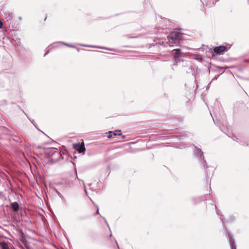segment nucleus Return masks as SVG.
Instances as JSON below:
<instances>
[{
    "label": "nucleus",
    "mask_w": 249,
    "mask_h": 249,
    "mask_svg": "<svg viewBox=\"0 0 249 249\" xmlns=\"http://www.w3.org/2000/svg\"><path fill=\"white\" fill-rule=\"evenodd\" d=\"M213 120H214V119H213ZM213 121H214V122L215 123V124L218 125V123L217 122L216 123L214 120H213Z\"/></svg>",
    "instance_id": "nucleus-24"
},
{
    "label": "nucleus",
    "mask_w": 249,
    "mask_h": 249,
    "mask_svg": "<svg viewBox=\"0 0 249 249\" xmlns=\"http://www.w3.org/2000/svg\"><path fill=\"white\" fill-rule=\"evenodd\" d=\"M79 45L81 46L91 48H99V49H105V50H109V51L112 50V49H109V48H107L104 47L97 46L89 45H85V44H79Z\"/></svg>",
    "instance_id": "nucleus-6"
},
{
    "label": "nucleus",
    "mask_w": 249,
    "mask_h": 249,
    "mask_svg": "<svg viewBox=\"0 0 249 249\" xmlns=\"http://www.w3.org/2000/svg\"><path fill=\"white\" fill-rule=\"evenodd\" d=\"M174 58L176 62H180L181 61L184 62L181 57L179 55H175Z\"/></svg>",
    "instance_id": "nucleus-11"
},
{
    "label": "nucleus",
    "mask_w": 249,
    "mask_h": 249,
    "mask_svg": "<svg viewBox=\"0 0 249 249\" xmlns=\"http://www.w3.org/2000/svg\"><path fill=\"white\" fill-rule=\"evenodd\" d=\"M78 148H75L76 150L79 153H82L85 151V147L84 144L78 145Z\"/></svg>",
    "instance_id": "nucleus-9"
},
{
    "label": "nucleus",
    "mask_w": 249,
    "mask_h": 249,
    "mask_svg": "<svg viewBox=\"0 0 249 249\" xmlns=\"http://www.w3.org/2000/svg\"><path fill=\"white\" fill-rule=\"evenodd\" d=\"M236 139L237 140V141L238 142H239L241 143L242 145H246V144L249 145V144L247 142L242 141V139H243V138H236Z\"/></svg>",
    "instance_id": "nucleus-13"
},
{
    "label": "nucleus",
    "mask_w": 249,
    "mask_h": 249,
    "mask_svg": "<svg viewBox=\"0 0 249 249\" xmlns=\"http://www.w3.org/2000/svg\"><path fill=\"white\" fill-rule=\"evenodd\" d=\"M49 153H52L53 157H55V159H52V160H54L55 161L58 160L61 158L60 152L57 149L52 148L50 149Z\"/></svg>",
    "instance_id": "nucleus-3"
},
{
    "label": "nucleus",
    "mask_w": 249,
    "mask_h": 249,
    "mask_svg": "<svg viewBox=\"0 0 249 249\" xmlns=\"http://www.w3.org/2000/svg\"><path fill=\"white\" fill-rule=\"evenodd\" d=\"M106 223H107V226L109 227L108 224H107V221H106Z\"/></svg>",
    "instance_id": "nucleus-27"
},
{
    "label": "nucleus",
    "mask_w": 249,
    "mask_h": 249,
    "mask_svg": "<svg viewBox=\"0 0 249 249\" xmlns=\"http://www.w3.org/2000/svg\"><path fill=\"white\" fill-rule=\"evenodd\" d=\"M182 34L178 31L171 32L168 36V41L172 43H176L182 39Z\"/></svg>",
    "instance_id": "nucleus-1"
},
{
    "label": "nucleus",
    "mask_w": 249,
    "mask_h": 249,
    "mask_svg": "<svg viewBox=\"0 0 249 249\" xmlns=\"http://www.w3.org/2000/svg\"><path fill=\"white\" fill-rule=\"evenodd\" d=\"M12 209L16 212L19 209V205L18 202H15L11 204Z\"/></svg>",
    "instance_id": "nucleus-8"
},
{
    "label": "nucleus",
    "mask_w": 249,
    "mask_h": 249,
    "mask_svg": "<svg viewBox=\"0 0 249 249\" xmlns=\"http://www.w3.org/2000/svg\"><path fill=\"white\" fill-rule=\"evenodd\" d=\"M219 127H220V129L221 130V131H222L224 132V130H223V129H222V128H221V127H220V126H219Z\"/></svg>",
    "instance_id": "nucleus-25"
},
{
    "label": "nucleus",
    "mask_w": 249,
    "mask_h": 249,
    "mask_svg": "<svg viewBox=\"0 0 249 249\" xmlns=\"http://www.w3.org/2000/svg\"><path fill=\"white\" fill-rule=\"evenodd\" d=\"M77 51L78 52H79L80 49H79V48H77Z\"/></svg>",
    "instance_id": "nucleus-26"
},
{
    "label": "nucleus",
    "mask_w": 249,
    "mask_h": 249,
    "mask_svg": "<svg viewBox=\"0 0 249 249\" xmlns=\"http://www.w3.org/2000/svg\"><path fill=\"white\" fill-rule=\"evenodd\" d=\"M172 53L176 55H178V54H179L181 53V50L179 49H174L172 51Z\"/></svg>",
    "instance_id": "nucleus-12"
},
{
    "label": "nucleus",
    "mask_w": 249,
    "mask_h": 249,
    "mask_svg": "<svg viewBox=\"0 0 249 249\" xmlns=\"http://www.w3.org/2000/svg\"><path fill=\"white\" fill-rule=\"evenodd\" d=\"M116 244H117V245L118 248H119V245H118V244H117V242H116Z\"/></svg>",
    "instance_id": "nucleus-28"
},
{
    "label": "nucleus",
    "mask_w": 249,
    "mask_h": 249,
    "mask_svg": "<svg viewBox=\"0 0 249 249\" xmlns=\"http://www.w3.org/2000/svg\"><path fill=\"white\" fill-rule=\"evenodd\" d=\"M188 63V62H186V64H187V63Z\"/></svg>",
    "instance_id": "nucleus-29"
},
{
    "label": "nucleus",
    "mask_w": 249,
    "mask_h": 249,
    "mask_svg": "<svg viewBox=\"0 0 249 249\" xmlns=\"http://www.w3.org/2000/svg\"><path fill=\"white\" fill-rule=\"evenodd\" d=\"M0 246L2 249H9L8 245L5 242L1 243Z\"/></svg>",
    "instance_id": "nucleus-14"
},
{
    "label": "nucleus",
    "mask_w": 249,
    "mask_h": 249,
    "mask_svg": "<svg viewBox=\"0 0 249 249\" xmlns=\"http://www.w3.org/2000/svg\"><path fill=\"white\" fill-rule=\"evenodd\" d=\"M121 136H122V138H123V139H124V138H125V136H124V135H121Z\"/></svg>",
    "instance_id": "nucleus-23"
},
{
    "label": "nucleus",
    "mask_w": 249,
    "mask_h": 249,
    "mask_svg": "<svg viewBox=\"0 0 249 249\" xmlns=\"http://www.w3.org/2000/svg\"><path fill=\"white\" fill-rule=\"evenodd\" d=\"M219 0H206V5L207 6H211L213 5L215 3L218 1Z\"/></svg>",
    "instance_id": "nucleus-7"
},
{
    "label": "nucleus",
    "mask_w": 249,
    "mask_h": 249,
    "mask_svg": "<svg viewBox=\"0 0 249 249\" xmlns=\"http://www.w3.org/2000/svg\"><path fill=\"white\" fill-rule=\"evenodd\" d=\"M96 207L97 208V210L96 213L98 214V213H99V208L97 206Z\"/></svg>",
    "instance_id": "nucleus-22"
},
{
    "label": "nucleus",
    "mask_w": 249,
    "mask_h": 249,
    "mask_svg": "<svg viewBox=\"0 0 249 249\" xmlns=\"http://www.w3.org/2000/svg\"><path fill=\"white\" fill-rule=\"evenodd\" d=\"M213 50L216 54L222 53L225 51H227V48L223 45L215 47Z\"/></svg>",
    "instance_id": "nucleus-4"
},
{
    "label": "nucleus",
    "mask_w": 249,
    "mask_h": 249,
    "mask_svg": "<svg viewBox=\"0 0 249 249\" xmlns=\"http://www.w3.org/2000/svg\"><path fill=\"white\" fill-rule=\"evenodd\" d=\"M195 150L194 151L195 155L198 158L199 162L202 163V165L204 167L207 166V161L204 159V156L203 155V152L201 151V150L197 147L196 146H195Z\"/></svg>",
    "instance_id": "nucleus-2"
},
{
    "label": "nucleus",
    "mask_w": 249,
    "mask_h": 249,
    "mask_svg": "<svg viewBox=\"0 0 249 249\" xmlns=\"http://www.w3.org/2000/svg\"><path fill=\"white\" fill-rule=\"evenodd\" d=\"M228 238L231 249H236L234 239L232 238L230 233H228Z\"/></svg>",
    "instance_id": "nucleus-5"
},
{
    "label": "nucleus",
    "mask_w": 249,
    "mask_h": 249,
    "mask_svg": "<svg viewBox=\"0 0 249 249\" xmlns=\"http://www.w3.org/2000/svg\"><path fill=\"white\" fill-rule=\"evenodd\" d=\"M189 70H190V71H187V72H189V73L192 72V74H194L195 73V69L194 68H193V67L191 65L190 66Z\"/></svg>",
    "instance_id": "nucleus-16"
},
{
    "label": "nucleus",
    "mask_w": 249,
    "mask_h": 249,
    "mask_svg": "<svg viewBox=\"0 0 249 249\" xmlns=\"http://www.w3.org/2000/svg\"><path fill=\"white\" fill-rule=\"evenodd\" d=\"M49 53V51H48L46 53H45L44 55V56H46Z\"/></svg>",
    "instance_id": "nucleus-21"
},
{
    "label": "nucleus",
    "mask_w": 249,
    "mask_h": 249,
    "mask_svg": "<svg viewBox=\"0 0 249 249\" xmlns=\"http://www.w3.org/2000/svg\"><path fill=\"white\" fill-rule=\"evenodd\" d=\"M108 133L109 134V135L107 136V138L108 139H110L113 136V135H112V131H109L108 132Z\"/></svg>",
    "instance_id": "nucleus-19"
},
{
    "label": "nucleus",
    "mask_w": 249,
    "mask_h": 249,
    "mask_svg": "<svg viewBox=\"0 0 249 249\" xmlns=\"http://www.w3.org/2000/svg\"><path fill=\"white\" fill-rule=\"evenodd\" d=\"M3 27V23L0 20V29L2 28Z\"/></svg>",
    "instance_id": "nucleus-20"
},
{
    "label": "nucleus",
    "mask_w": 249,
    "mask_h": 249,
    "mask_svg": "<svg viewBox=\"0 0 249 249\" xmlns=\"http://www.w3.org/2000/svg\"><path fill=\"white\" fill-rule=\"evenodd\" d=\"M113 136H121L122 135V133L121 132V130H116L115 131L112 132Z\"/></svg>",
    "instance_id": "nucleus-15"
},
{
    "label": "nucleus",
    "mask_w": 249,
    "mask_h": 249,
    "mask_svg": "<svg viewBox=\"0 0 249 249\" xmlns=\"http://www.w3.org/2000/svg\"><path fill=\"white\" fill-rule=\"evenodd\" d=\"M60 43H62L64 45L68 46L69 47L74 48V46L72 45H71V44H68V43H65V42H61Z\"/></svg>",
    "instance_id": "nucleus-18"
},
{
    "label": "nucleus",
    "mask_w": 249,
    "mask_h": 249,
    "mask_svg": "<svg viewBox=\"0 0 249 249\" xmlns=\"http://www.w3.org/2000/svg\"><path fill=\"white\" fill-rule=\"evenodd\" d=\"M77 179H78V180L79 181H81V182H82V184H83V185H84V189H85V192H86V194H87V190H86V186H85V182H84V180L80 179V178H77Z\"/></svg>",
    "instance_id": "nucleus-17"
},
{
    "label": "nucleus",
    "mask_w": 249,
    "mask_h": 249,
    "mask_svg": "<svg viewBox=\"0 0 249 249\" xmlns=\"http://www.w3.org/2000/svg\"><path fill=\"white\" fill-rule=\"evenodd\" d=\"M214 207L215 209H216V212L217 214L220 216V221H221L222 224L224 225L225 222L224 219L221 217V215L219 213V211H218L217 208H216V206L215 205H214Z\"/></svg>",
    "instance_id": "nucleus-10"
}]
</instances>
